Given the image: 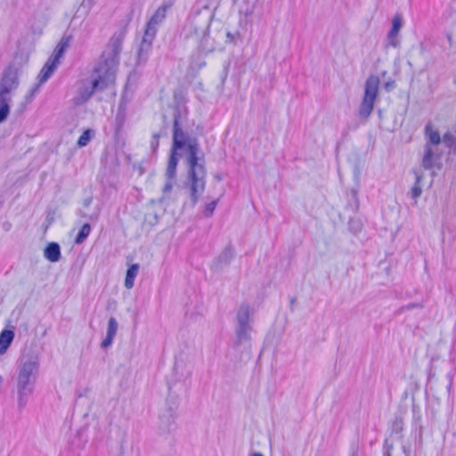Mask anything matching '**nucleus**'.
<instances>
[{
    "instance_id": "2",
    "label": "nucleus",
    "mask_w": 456,
    "mask_h": 456,
    "mask_svg": "<svg viewBox=\"0 0 456 456\" xmlns=\"http://www.w3.org/2000/svg\"><path fill=\"white\" fill-rule=\"evenodd\" d=\"M124 37L121 33L114 34L101 56V61L94 69L95 78L90 83H84L78 89L74 102L81 105L87 102L95 90H102L114 83L119 64V54Z\"/></svg>"
},
{
    "instance_id": "23",
    "label": "nucleus",
    "mask_w": 456,
    "mask_h": 456,
    "mask_svg": "<svg viewBox=\"0 0 456 456\" xmlns=\"http://www.w3.org/2000/svg\"><path fill=\"white\" fill-rule=\"evenodd\" d=\"M425 134L428 139V143L431 146H436L441 142V136L437 130H434L432 125L428 123L425 126Z\"/></svg>"
},
{
    "instance_id": "37",
    "label": "nucleus",
    "mask_w": 456,
    "mask_h": 456,
    "mask_svg": "<svg viewBox=\"0 0 456 456\" xmlns=\"http://www.w3.org/2000/svg\"><path fill=\"white\" fill-rule=\"evenodd\" d=\"M249 456H264V455L259 452H254Z\"/></svg>"
},
{
    "instance_id": "20",
    "label": "nucleus",
    "mask_w": 456,
    "mask_h": 456,
    "mask_svg": "<svg viewBox=\"0 0 456 456\" xmlns=\"http://www.w3.org/2000/svg\"><path fill=\"white\" fill-rule=\"evenodd\" d=\"M233 256V250L230 247L225 248L216 261V268H221L223 265H228Z\"/></svg>"
},
{
    "instance_id": "9",
    "label": "nucleus",
    "mask_w": 456,
    "mask_h": 456,
    "mask_svg": "<svg viewBox=\"0 0 456 456\" xmlns=\"http://www.w3.org/2000/svg\"><path fill=\"white\" fill-rule=\"evenodd\" d=\"M155 37L156 35L148 31H144L140 48L138 50L139 62H144L147 60L148 54L151 50L152 42L155 39Z\"/></svg>"
},
{
    "instance_id": "16",
    "label": "nucleus",
    "mask_w": 456,
    "mask_h": 456,
    "mask_svg": "<svg viewBox=\"0 0 456 456\" xmlns=\"http://www.w3.org/2000/svg\"><path fill=\"white\" fill-rule=\"evenodd\" d=\"M399 439L398 429L396 424L395 423L392 428V432L388 437L385 439L384 446H383V455L384 456H391V451L394 449L395 443H396Z\"/></svg>"
},
{
    "instance_id": "34",
    "label": "nucleus",
    "mask_w": 456,
    "mask_h": 456,
    "mask_svg": "<svg viewBox=\"0 0 456 456\" xmlns=\"http://www.w3.org/2000/svg\"><path fill=\"white\" fill-rule=\"evenodd\" d=\"M83 216L88 218L91 221H96L99 217V212H96L93 215L83 214Z\"/></svg>"
},
{
    "instance_id": "25",
    "label": "nucleus",
    "mask_w": 456,
    "mask_h": 456,
    "mask_svg": "<svg viewBox=\"0 0 456 456\" xmlns=\"http://www.w3.org/2000/svg\"><path fill=\"white\" fill-rule=\"evenodd\" d=\"M91 232V226L89 224H84L78 232L75 242L77 244H81L85 241V240L88 237Z\"/></svg>"
},
{
    "instance_id": "21",
    "label": "nucleus",
    "mask_w": 456,
    "mask_h": 456,
    "mask_svg": "<svg viewBox=\"0 0 456 456\" xmlns=\"http://www.w3.org/2000/svg\"><path fill=\"white\" fill-rule=\"evenodd\" d=\"M72 39V37L70 35L69 36H63L61 39L60 40L59 44L55 47L53 56L56 57L57 59H61L64 53V52L69 47L70 41Z\"/></svg>"
},
{
    "instance_id": "5",
    "label": "nucleus",
    "mask_w": 456,
    "mask_h": 456,
    "mask_svg": "<svg viewBox=\"0 0 456 456\" xmlns=\"http://www.w3.org/2000/svg\"><path fill=\"white\" fill-rule=\"evenodd\" d=\"M18 86L16 72L9 68L6 69L0 80V102L6 98V95Z\"/></svg>"
},
{
    "instance_id": "38",
    "label": "nucleus",
    "mask_w": 456,
    "mask_h": 456,
    "mask_svg": "<svg viewBox=\"0 0 456 456\" xmlns=\"http://www.w3.org/2000/svg\"><path fill=\"white\" fill-rule=\"evenodd\" d=\"M37 91V87L33 88L31 91H30V97L33 96V94H35V92Z\"/></svg>"
},
{
    "instance_id": "32",
    "label": "nucleus",
    "mask_w": 456,
    "mask_h": 456,
    "mask_svg": "<svg viewBox=\"0 0 456 456\" xmlns=\"http://www.w3.org/2000/svg\"><path fill=\"white\" fill-rule=\"evenodd\" d=\"M113 337L106 335L105 338L101 343V347L104 349L110 347L113 343Z\"/></svg>"
},
{
    "instance_id": "30",
    "label": "nucleus",
    "mask_w": 456,
    "mask_h": 456,
    "mask_svg": "<svg viewBox=\"0 0 456 456\" xmlns=\"http://www.w3.org/2000/svg\"><path fill=\"white\" fill-rule=\"evenodd\" d=\"M217 200H213L211 202H209L208 204L206 205V208H205V215L207 216H212L213 212L215 211V208L217 205Z\"/></svg>"
},
{
    "instance_id": "4",
    "label": "nucleus",
    "mask_w": 456,
    "mask_h": 456,
    "mask_svg": "<svg viewBox=\"0 0 456 456\" xmlns=\"http://www.w3.org/2000/svg\"><path fill=\"white\" fill-rule=\"evenodd\" d=\"M178 164L177 156H170L166 170V183L162 188L163 196L161 198V201L169 198V193L171 192L174 185L176 183V167Z\"/></svg>"
},
{
    "instance_id": "1",
    "label": "nucleus",
    "mask_w": 456,
    "mask_h": 456,
    "mask_svg": "<svg viewBox=\"0 0 456 456\" xmlns=\"http://www.w3.org/2000/svg\"><path fill=\"white\" fill-rule=\"evenodd\" d=\"M188 111L185 107L176 108L174 114L173 145L170 156H176L177 151L186 149L185 162L188 167L187 185L192 206H195L206 187V167L204 154L200 144L187 132Z\"/></svg>"
},
{
    "instance_id": "11",
    "label": "nucleus",
    "mask_w": 456,
    "mask_h": 456,
    "mask_svg": "<svg viewBox=\"0 0 456 456\" xmlns=\"http://www.w3.org/2000/svg\"><path fill=\"white\" fill-rule=\"evenodd\" d=\"M59 64L60 60L53 55L47 60V61L45 62L38 75L39 85L44 84L49 79V77L53 75V73L57 69Z\"/></svg>"
},
{
    "instance_id": "17",
    "label": "nucleus",
    "mask_w": 456,
    "mask_h": 456,
    "mask_svg": "<svg viewBox=\"0 0 456 456\" xmlns=\"http://www.w3.org/2000/svg\"><path fill=\"white\" fill-rule=\"evenodd\" d=\"M209 25H210V21L209 20H206L205 26L200 28V29L195 28V34L196 35L202 34V38H201L200 43V50L202 52H204L206 53H210V52H212L214 50V46L213 45L208 46L207 45V41H208V34L207 30L208 29Z\"/></svg>"
},
{
    "instance_id": "27",
    "label": "nucleus",
    "mask_w": 456,
    "mask_h": 456,
    "mask_svg": "<svg viewBox=\"0 0 456 456\" xmlns=\"http://www.w3.org/2000/svg\"><path fill=\"white\" fill-rule=\"evenodd\" d=\"M9 99L4 98L3 102H0V123L4 122L10 112V107L8 103Z\"/></svg>"
},
{
    "instance_id": "26",
    "label": "nucleus",
    "mask_w": 456,
    "mask_h": 456,
    "mask_svg": "<svg viewBox=\"0 0 456 456\" xmlns=\"http://www.w3.org/2000/svg\"><path fill=\"white\" fill-rule=\"evenodd\" d=\"M443 142L453 152H456V137L450 133L444 134Z\"/></svg>"
},
{
    "instance_id": "39",
    "label": "nucleus",
    "mask_w": 456,
    "mask_h": 456,
    "mask_svg": "<svg viewBox=\"0 0 456 456\" xmlns=\"http://www.w3.org/2000/svg\"><path fill=\"white\" fill-rule=\"evenodd\" d=\"M351 456H356L355 452L352 453V455H351Z\"/></svg>"
},
{
    "instance_id": "19",
    "label": "nucleus",
    "mask_w": 456,
    "mask_h": 456,
    "mask_svg": "<svg viewBox=\"0 0 456 456\" xmlns=\"http://www.w3.org/2000/svg\"><path fill=\"white\" fill-rule=\"evenodd\" d=\"M14 333L11 330H4L0 334V354L6 352L7 348L12 342Z\"/></svg>"
},
{
    "instance_id": "6",
    "label": "nucleus",
    "mask_w": 456,
    "mask_h": 456,
    "mask_svg": "<svg viewBox=\"0 0 456 456\" xmlns=\"http://www.w3.org/2000/svg\"><path fill=\"white\" fill-rule=\"evenodd\" d=\"M34 379L18 375V403L20 408L24 407L28 397L32 394Z\"/></svg>"
},
{
    "instance_id": "8",
    "label": "nucleus",
    "mask_w": 456,
    "mask_h": 456,
    "mask_svg": "<svg viewBox=\"0 0 456 456\" xmlns=\"http://www.w3.org/2000/svg\"><path fill=\"white\" fill-rule=\"evenodd\" d=\"M441 153L434 151L433 147L428 143L425 145L424 155L422 159V167L425 169H431L440 161Z\"/></svg>"
},
{
    "instance_id": "35",
    "label": "nucleus",
    "mask_w": 456,
    "mask_h": 456,
    "mask_svg": "<svg viewBox=\"0 0 456 456\" xmlns=\"http://www.w3.org/2000/svg\"><path fill=\"white\" fill-rule=\"evenodd\" d=\"M420 306L421 305L419 304H412V305H403V306H401V312L404 311V310H410L413 307H420Z\"/></svg>"
},
{
    "instance_id": "24",
    "label": "nucleus",
    "mask_w": 456,
    "mask_h": 456,
    "mask_svg": "<svg viewBox=\"0 0 456 456\" xmlns=\"http://www.w3.org/2000/svg\"><path fill=\"white\" fill-rule=\"evenodd\" d=\"M94 134L95 133L93 129L85 130L83 132V134L79 136V138L77 142V145L79 148L86 146L89 143V142L91 141V139L94 137Z\"/></svg>"
},
{
    "instance_id": "33",
    "label": "nucleus",
    "mask_w": 456,
    "mask_h": 456,
    "mask_svg": "<svg viewBox=\"0 0 456 456\" xmlns=\"http://www.w3.org/2000/svg\"><path fill=\"white\" fill-rule=\"evenodd\" d=\"M384 86H385V88H386L387 91H390L391 89L395 88V86H396V83H395V81H394V80H393V81H387V82H386V83H385V85H384Z\"/></svg>"
},
{
    "instance_id": "12",
    "label": "nucleus",
    "mask_w": 456,
    "mask_h": 456,
    "mask_svg": "<svg viewBox=\"0 0 456 456\" xmlns=\"http://www.w3.org/2000/svg\"><path fill=\"white\" fill-rule=\"evenodd\" d=\"M175 413L171 408L166 410L159 416V428L163 432H170L175 425Z\"/></svg>"
},
{
    "instance_id": "28",
    "label": "nucleus",
    "mask_w": 456,
    "mask_h": 456,
    "mask_svg": "<svg viewBox=\"0 0 456 456\" xmlns=\"http://www.w3.org/2000/svg\"><path fill=\"white\" fill-rule=\"evenodd\" d=\"M421 178H422V176L420 175H419V174L416 175V181H415V183L411 191V197L413 200L418 199L421 195L422 190L419 185Z\"/></svg>"
},
{
    "instance_id": "15",
    "label": "nucleus",
    "mask_w": 456,
    "mask_h": 456,
    "mask_svg": "<svg viewBox=\"0 0 456 456\" xmlns=\"http://www.w3.org/2000/svg\"><path fill=\"white\" fill-rule=\"evenodd\" d=\"M398 31H399V15H395L393 18V26L387 34L386 47L389 46L395 48L398 45Z\"/></svg>"
},
{
    "instance_id": "10",
    "label": "nucleus",
    "mask_w": 456,
    "mask_h": 456,
    "mask_svg": "<svg viewBox=\"0 0 456 456\" xmlns=\"http://www.w3.org/2000/svg\"><path fill=\"white\" fill-rule=\"evenodd\" d=\"M167 8L166 6L159 7L154 14L151 17L149 21L147 22L145 31L151 32L156 35L158 30V26L161 24L166 18Z\"/></svg>"
},
{
    "instance_id": "7",
    "label": "nucleus",
    "mask_w": 456,
    "mask_h": 456,
    "mask_svg": "<svg viewBox=\"0 0 456 456\" xmlns=\"http://www.w3.org/2000/svg\"><path fill=\"white\" fill-rule=\"evenodd\" d=\"M254 310L248 304H242L239 306L235 322V326H252Z\"/></svg>"
},
{
    "instance_id": "22",
    "label": "nucleus",
    "mask_w": 456,
    "mask_h": 456,
    "mask_svg": "<svg viewBox=\"0 0 456 456\" xmlns=\"http://www.w3.org/2000/svg\"><path fill=\"white\" fill-rule=\"evenodd\" d=\"M139 265L133 264L126 271L125 278V287L128 289H132L134 284V279L139 272Z\"/></svg>"
},
{
    "instance_id": "18",
    "label": "nucleus",
    "mask_w": 456,
    "mask_h": 456,
    "mask_svg": "<svg viewBox=\"0 0 456 456\" xmlns=\"http://www.w3.org/2000/svg\"><path fill=\"white\" fill-rule=\"evenodd\" d=\"M44 256L50 262L55 263L61 258V248L58 243H49L44 250Z\"/></svg>"
},
{
    "instance_id": "3",
    "label": "nucleus",
    "mask_w": 456,
    "mask_h": 456,
    "mask_svg": "<svg viewBox=\"0 0 456 456\" xmlns=\"http://www.w3.org/2000/svg\"><path fill=\"white\" fill-rule=\"evenodd\" d=\"M379 79L376 76L367 78L364 85V94L361 102L358 115L362 119H367L373 110L374 103L378 96Z\"/></svg>"
},
{
    "instance_id": "13",
    "label": "nucleus",
    "mask_w": 456,
    "mask_h": 456,
    "mask_svg": "<svg viewBox=\"0 0 456 456\" xmlns=\"http://www.w3.org/2000/svg\"><path fill=\"white\" fill-rule=\"evenodd\" d=\"M252 326H235L236 345L248 344L251 339Z\"/></svg>"
},
{
    "instance_id": "29",
    "label": "nucleus",
    "mask_w": 456,
    "mask_h": 456,
    "mask_svg": "<svg viewBox=\"0 0 456 456\" xmlns=\"http://www.w3.org/2000/svg\"><path fill=\"white\" fill-rule=\"evenodd\" d=\"M118 322L114 317H110L108 322V327H107V336H110L115 338L117 331H118Z\"/></svg>"
},
{
    "instance_id": "36",
    "label": "nucleus",
    "mask_w": 456,
    "mask_h": 456,
    "mask_svg": "<svg viewBox=\"0 0 456 456\" xmlns=\"http://www.w3.org/2000/svg\"><path fill=\"white\" fill-rule=\"evenodd\" d=\"M92 202V199L91 198H88V199H86L85 201H84V205L85 206H89Z\"/></svg>"
},
{
    "instance_id": "31",
    "label": "nucleus",
    "mask_w": 456,
    "mask_h": 456,
    "mask_svg": "<svg viewBox=\"0 0 456 456\" xmlns=\"http://www.w3.org/2000/svg\"><path fill=\"white\" fill-rule=\"evenodd\" d=\"M159 134H154L152 135V137H151V148L153 152H155L158 150V147H159Z\"/></svg>"
},
{
    "instance_id": "14",
    "label": "nucleus",
    "mask_w": 456,
    "mask_h": 456,
    "mask_svg": "<svg viewBox=\"0 0 456 456\" xmlns=\"http://www.w3.org/2000/svg\"><path fill=\"white\" fill-rule=\"evenodd\" d=\"M38 369V363L35 360H28L24 362L19 370V375L26 378H29L31 379H36V373Z\"/></svg>"
}]
</instances>
